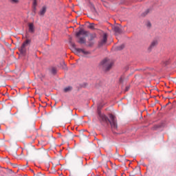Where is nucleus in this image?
Listing matches in <instances>:
<instances>
[{"mask_svg": "<svg viewBox=\"0 0 176 176\" xmlns=\"http://www.w3.org/2000/svg\"><path fill=\"white\" fill-rule=\"evenodd\" d=\"M30 43H31V40L26 39L25 41L22 44L21 47L19 48V52H21L22 54H25L27 52V47L28 45H30Z\"/></svg>", "mask_w": 176, "mask_h": 176, "instance_id": "nucleus-4", "label": "nucleus"}, {"mask_svg": "<svg viewBox=\"0 0 176 176\" xmlns=\"http://www.w3.org/2000/svg\"><path fill=\"white\" fill-rule=\"evenodd\" d=\"M29 32L34 34L35 32V28L34 27V23H29Z\"/></svg>", "mask_w": 176, "mask_h": 176, "instance_id": "nucleus-10", "label": "nucleus"}, {"mask_svg": "<svg viewBox=\"0 0 176 176\" xmlns=\"http://www.w3.org/2000/svg\"><path fill=\"white\" fill-rule=\"evenodd\" d=\"M145 13H146L145 14H148L149 13V9L146 10Z\"/></svg>", "mask_w": 176, "mask_h": 176, "instance_id": "nucleus-21", "label": "nucleus"}, {"mask_svg": "<svg viewBox=\"0 0 176 176\" xmlns=\"http://www.w3.org/2000/svg\"><path fill=\"white\" fill-rule=\"evenodd\" d=\"M130 87H126L125 91H129Z\"/></svg>", "mask_w": 176, "mask_h": 176, "instance_id": "nucleus-19", "label": "nucleus"}, {"mask_svg": "<svg viewBox=\"0 0 176 176\" xmlns=\"http://www.w3.org/2000/svg\"><path fill=\"white\" fill-rule=\"evenodd\" d=\"M91 30H94V23H91L89 26Z\"/></svg>", "mask_w": 176, "mask_h": 176, "instance_id": "nucleus-17", "label": "nucleus"}, {"mask_svg": "<svg viewBox=\"0 0 176 176\" xmlns=\"http://www.w3.org/2000/svg\"><path fill=\"white\" fill-rule=\"evenodd\" d=\"M168 64V62H166V63H165V65H167Z\"/></svg>", "mask_w": 176, "mask_h": 176, "instance_id": "nucleus-24", "label": "nucleus"}, {"mask_svg": "<svg viewBox=\"0 0 176 176\" xmlns=\"http://www.w3.org/2000/svg\"><path fill=\"white\" fill-rule=\"evenodd\" d=\"M80 35H85V36L87 35V32L85 31V30L83 29H80L79 30V32H78L76 34V36L79 38V36H80Z\"/></svg>", "mask_w": 176, "mask_h": 176, "instance_id": "nucleus-7", "label": "nucleus"}, {"mask_svg": "<svg viewBox=\"0 0 176 176\" xmlns=\"http://www.w3.org/2000/svg\"><path fill=\"white\" fill-rule=\"evenodd\" d=\"M98 116L99 120L101 123H109L113 130H116L118 129V120H116V117L115 116L110 114L109 120L107 116L99 112Z\"/></svg>", "mask_w": 176, "mask_h": 176, "instance_id": "nucleus-1", "label": "nucleus"}, {"mask_svg": "<svg viewBox=\"0 0 176 176\" xmlns=\"http://www.w3.org/2000/svg\"><path fill=\"white\" fill-rule=\"evenodd\" d=\"M114 32H116V35H119V34H122L123 31L119 26H115L113 28Z\"/></svg>", "mask_w": 176, "mask_h": 176, "instance_id": "nucleus-9", "label": "nucleus"}, {"mask_svg": "<svg viewBox=\"0 0 176 176\" xmlns=\"http://www.w3.org/2000/svg\"><path fill=\"white\" fill-rule=\"evenodd\" d=\"M50 72L52 75H56V74H57V69L56 67H52Z\"/></svg>", "mask_w": 176, "mask_h": 176, "instance_id": "nucleus-11", "label": "nucleus"}, {"mask_svg": "<svg viewBox=\"0 0 176 176\" xmlns=\"http://www.w3.org/2000/svg\"><path fill=\"white\" fill-rule=\"evenodd\" d=\"M11 2H12V3H19V0H11Z\"/></svg>", "mask_w": 176, "mask_h": 176, "instance_id": "nucleus-18", "label": "nucleus"}, {"mask_svg": "<svg viewBox=\"0 0 176 176\" xmlns=\"http://www.w3.org/2000/svg\"><path fill=\"white\" fill-rule=\"evenodd\" d=\"M70 43L72 45V51L73 52V53H74V54H76L77 56H79L80 53H82V54H85V56H87V54H90V52L88 51H85V50L80 48H76V45H75V43H71V41Z\"/></svg>", "mask_w": 176, "mask_h": 176, "instance_id": "nucleus-3", "label": "nucleus"}, {"mask_svg": "<svg viewBox=\"0 0 176 176\" xmlns=\"http://www.w3.org/2000/svg\"><path fill=\"white\" fill-rule=\"evenodd\" d=\"M112 65H113V62L109 59H104L100 63V66L106 72H108L112 68Z\"/></svg>", "mask_w": 176, "mask_h": 176, "instance_id": "nucleus-2", "label": "nucleus"}, {"mask_svg": "<svg viewBox=\"0 0 176 176\" xmlns=\"http://www.w3.org/2000/svg\"><path fill=\"white\" fill-rule=\"evenodd\" d=\"M96 38V34H90L89 37V41H90L89 46L91 47L93 45H94V42L91 41H93V39H94Z\"/></svg>", "mask_w": 176, "mask_h": 176, "instance_id": "nucleus-8", "label": "nucleus"}, {"mask_svg": "<svg viewBox=\"0 0 176 176\" xmlns=\"http://www.w3.org/2000/svg\"><path fill=\"white\" fill-rule=\"evenodd\" d=\"M108 41V36L107 34H104L100 41L99 42V46H104L107 43V41Z\"/></svg>", "mask_w": 176, "mask_h": 176, "instance_id": "nucleus-5", "label": "nucleus"}, {"mask_svg": "<svg viewBox=\"0 0 176 176\" xmlns=\"http://www.w3.org/2000/svg\"><path fill=\"white\" fill-rule=\"evenodd\" d=\"M124 80V76H122L120 79H119V82L120 83H123V81Z\"/></svg>", "mask_w": 176, "mask_h": 176, "instance_id": "nucleus-16", "label": "nucleus"}, {"mask_svg": "<svg viewBox=\"0 0 176 176\" xmlns=\"http://www.w3.org/2000/svg\"><path fill=\"white\" fill-rule=\"evenodd\" d=\"M30 171H31L32 173H34V170H32V169H30Z\"/></svg>", "mask_w": 176, "mask_h": 176, "instance_id": "nucleus-22", "label": "nucleus"}, {"mask_svg": "<svg viewBox=\"0 0 176 176\" xmlns=\"http://www.w3.org/2000/svg\"><path fill=\"white\" fill-rule=\"evenodd\" d=\"M159 43V42L157 41V40H153L150 46L148 48V50H149L151 52V50H152V49H153V47H156V46H157V44Z\"/></svg>", "mask_w": 176, "mask_h": 176, "instance_id": "nucleus-6", "label": "nucleus"}, {"mask_svg": "<svg viewBox=\"0 0 176 176\" xmlns=\"http://www.w3.org/2000/svg\"><path fill=\"white\" fill-rule=\"evenodd\" d=\"M62 64L63 65V68H65L66 65H65V62L63 61Z\"/></svg>", "mask_w": 176, "mask_h": 176, "instance_id": "nucleus-20", "label": "nucleus"}, {"mask_svg": "<svg viewBox=\"0 0 176 176\" xmlns=\"http://www.w3.org/2000/svg\"><path fill=\"white\" fill-rule=\"evenodd\" d=\"M72 91V87H66L63 89L64 93H69V91Z\"/></svg>", "mask_w": 176, "mask_h": 176, "instance_id": "nucleus-12", "label": "nucleus"}, {"mask_svg": "<svg viewBox=\"0 0 176 176\" xmlns=\"http://www.w3.org/2000/svg\"><path fill=\"white\" fill-rule=\"evenodd\" d=\"M123 49H124V45H121L116 47V50H123Z\"/></svg>", "mask_w": 176, "mask_h": 176, "instance_id": "nucleus-15", "label": "nucleus"}, {"mask_svg": "<svg viewBox=\"0 0 176 176\" xmlns=\"http://www.w3.org/2000/svg\"><path fill=\"white\" fill-rule=\"evenodd\" d=\"M148 27H151V23H148Z\"/></svg>", "mask_w": 176, "mask_h": 176, "instance_id": "nucleus-23", "label": "nucleus"}, {"mask_svg": "<svg viewBox=\"0 0 176 176\" xmlns=\"http://www.w3.org/2000/svg\"><path fill=\"white\" fill-rule=\"evenodd\" d=\"M78 42V43H80L81 45L83 43H86V38L85 37H80L79 41Z\"/></svg>", "mask_w": 176, "mask_h": 176, "instance_id": "nucleus-13", "label": "nucleus"}, {"mask_svg": "<svg viewBox=\"0 0 176 176\" xmlns=\"http://www.w3.org/2000/svg\"><path fill=\"white\" fill-rule=\"evenodd\" d=\"M46 13V7H43L42 9L40 10L41 16H43Z\"/></svg>", "mask_w": 176, "mask_h": 176, "instance_id": "nucleus-14", "label": "nucleus"}]
</instances>
